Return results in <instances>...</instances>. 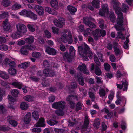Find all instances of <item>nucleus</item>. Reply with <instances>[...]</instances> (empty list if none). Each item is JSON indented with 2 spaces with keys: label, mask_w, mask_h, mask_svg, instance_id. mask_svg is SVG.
<instances>
[{
  "label": "nucleus",
  "mask_w": 133,
  "mask_h": 133,
  "mask_svg": "<svg viewBox=\"0 0 133 133\" xmlns=\"http://www.w3.org/2000/svg\"><path fill=\"white\" fill-rule=\"evenodd\" d=\"M121 4L118 1L114 2L113 5L114 9L115 11L116 14L118 15L116 20L117 24L115 25L114 27L118 31L123 30L122 29V26L123 24V14L121 12Z\"/></svg>",
  "instance_id": "nucleus-1"
},
{
  "label": "nucleus",
  "mask_w": 133,
  "mask_h": 133,
  "mask_svg": "<svg viewBox=\"0 0 133 133\" xmlns=\"http://www.w3.org/2000/svg\"><path fill=\"white\" fill-rule=\"evenodd\" d=\"M78 51L79 54L83 57L84 60L87 61L89 59L86 55L88 54V56L90 58H91L93 54L90 50V48L85 43L83 44L81 46L78 47Z\"/></svg>",
  "instance_id": "nucleus-2"
},
{
  "label": "nucleus",
  "mask_w": 133,
  "mask_h": 133,
  "mask_svg": "<svg viewBox=\"0 0 133 133\" xmlns=\"http://www.w3.org/2000/svg\"><path fill=\"white\" fill-rule=\"evenodd\" d=\"M61 39L64 43L68 42L69 44H71L73 41L71 31L69 30L64 29L63 34L61 37Z\"/></svg>",
  "instance_id": "nucleus-3"
},
{
  "label": "nucleus",
  "mask_w": 133,
  "mask_h": 133,
  "mask_svg": "<svg viewBox=\"0 0 133 133\" xmlns=\"http://www.w3.org/2000/svg\"><path fill=\"white\" fill-rule=\"evenodd\" d=\"M70 54L67 52H65L63 55L64 59L68 62H70L72 60V58L75 55V50L74 48L72 46L70 47Z\"/></svg>",
  "instance_id": "nucleus-4"
},
{
  "label": "nucleus",
  "mask_w": 133,
  "mask_h": 133,
  "mask_svg": "<svg viewBox=\"0 0 133 133\" xmlns=\"http://www.w3.org/2000/svg\"><path fill=\"white\" fill-rule=\"evenodd\" d=\"M106 34V32L104 30L97 29L94 33L93 35L95 40H97L101 36L103 37Z\"/></svg>",
  "instance_id": "nucleus-5"
},
{
  "label": "nucleus",
  "mask_w": 133,
  "mask_h": 133,
  "mask_svg": "<svg viewBox=\"0 0 133 133\" xmlns=\"http://www.w3.org/2000/svg\"><path fill=\"white\" fill-rule=\"evenodd\" d=\"M75 99L77 100L76 96L70 95L68 96L66 98V100L70 104L71 108H74L75 107V102L74 100Z\"/></svg>",
  "instance_id": "nucleus-6"
},
{
  "label": "nucleus",
  "mask_w": 133,
  "mask_h": 133,
  "mask_svg": "<svg viewBox=\"0 0 133 133\" xmlns=\"http://www.w3.org/2000/svg\"><path fill=\"white\" fill-rule=\"evenodd\" d=\"M58 20H55L54 21L53 23L57 27L62 28L63 25L65 24V20L61 17H59L58 18Z\"/></svg>",
  "instance_id": "nucleus-7"
},
{
  "label": "nucleus",
  "mask_w": 133,
  "mask_h": 133,
  "mask_svg": "<svg viewBox=\"0 0 133 133\" xmlns=\"http://www.w3.org/2000/svg\"><path fill=\"white\" fill-rule=\"evenodd\" d=\"M65 103L63 101L55 102L52 105L53 108L56 109H64L65 107Z\"/></svg>",
  "instance_id": "nucleus-8"
},
{
  "label": "nucleus",
  "mask_w": 133,
  "mask_h": 133,
  "mask_svg": "<svg viewBox=\"0 0 133 133\" xmlns=\"http://www.w3.org/2000/svg\"><path fill=\"white\" fill-rule=\"evenodd\" d=\"M16 27L17 31L18 32L21 33H25L27 31L26 26L22 23H18L16 24Z\"/></svg>",
  "instance_id": "nucleus-9"
},
{
  "label": "nucleus",
  "mask_w": 133,
  "mask_h": 133,
  "mask_svg": "<svg viewBox=\"0 0 133 133\" xmlns=\"http://www.w3.org/2000/svg\"><path fill=\"white\" fill-rule=\"evenodd\" d=\"M3 64L6 65H8L9 66L10 68H15L16 64L14 61L11 60L8 58L5 59L3 62Z\"/></svg>",
  "instance_id": "nucleus-10"
},
{
  "label": "nucleus",
  "mask_w": 133,
  "mask_h": 133,
  "mask_svg": "<svg viewBox=\"0 0 133 133\" xmlns=\"http://www.w3.org/2000/svg\"><path fill=\"white\" fill-rule=\"evenodd\" d=\"M91 71H94L95 74L97 75H100L102 73L99 67L94 64H91Z\"/></svg>",
  "instance_id": "nucleus-11"
},
{
  "label": "nucleus",
  "mask_w": 133,
  "mask_h": 133,
  "mask_svg": "<svg viewBox=\"0 0 133 133\" xmlns=\"http://www.w3.org/2000/svg\"><path fill=\"white\" fill-rule=\"evenodd\" d=\"M43 74L46 76H49L53 77L55 75V74L54 70L50 69H46L43 70Z\"/></svg>",
  "instance_id": "nucleus-12"
},
{
  "label": "nucleus",
  "mask_w": 133,
  "mask_h": 133,
  "mask_svg": "<svg viewBox=\"0 0 133 133\" xmlns=\"http://www.w3.org/2000/svg\"><path fill=\"white\" fill-rule=\"evenodd\" d=\"M4 30L5 31H9L11 28L10 23L8 21V19H6L2 22Z\"/></svg>",
  "instance_id": "nucleus-13"
},
{
  "label": "nucleus",
  "mask_w": 133,
  "mask_h": 133,
  "mask_svg": "<svg viewBox=\"0 0 133 133\" xmlns=\"http://www.w3.org/2000/svg\"><path fill=\"white\" fill-rule=\"evenodd\" d=\"M83 22L86 25L91 28H95L96 27V25L93 23L89 21L88 17L83 18Z\"/></svg>",
  "instance_id": "nucleus-14"
},
{
  "label": "nucleus",
  "mask_w": 133,
  "mask_h": 133,
  "mask_svg": "<svg viewBox=\"0 0 133 133\" xmlns=\"http://www.w3.org/2000/svg\"><path fill=\"white\" fill-rule=\"evenodd\" d=\"M7 121L13 127H16L18 124L17 121L14 120V117L13 116H9L7 117Z\"/></svg>",
  "instance_id": "nucleus-15"
},
{
  "label": "nucleus",
  "mask_w": 133,
  "mask_h": 133,
  "mask_svg": "<svg viewBox=\"0 0 133 133\" xmlns=\"http://www.w3.org/2000/svg\"><path fill=\"white\" fill-rule=\"evenodd\" d=\"M78 68L80 71L84 74L88 75L89 74V71L88 70L85 65L84 64H83L81 65H79Z\"/></svg>",
  "instance_id": "nucleus-16"
},
{
  "label": "nucleus",
  "mask_w": 133,
  "mask_h": 133,
  "mask_svg": "<svg viewBox=\"0 0 133 133\" xmlns=\"http://www.w3.org/2000/svg\"><path fill=\"white\" fill-rule=\"evenodd\" d=\"M128 85V82L126 80L124 82H123L121 85L120 84H117V87L120 89H122L124 86L123 90L124 91H126L127 89V86Z\"/></svg>",
  "instance_id": "nucleus-17"
},
{
  "label": "nucleus",
  "mask_w": 133,
  "mask_h": 133,
  "mask_svg": "<svg viewBox=\"0 0 133 133\" xmlns=\"http://www.w3.org/2000/svg\"><path fill=\"white\" fill-rule=\"evenodd\" d=\"M102 7V9L99 11V14L101 16H103L105 13L107 14L108 12V6L107 4H105L103 5Z\"/></svg>",
  "instance_id": "nucleus-18"
},
{
  "label": "nucleus",
  "mask_w": 133,
  "mask_h": 133,
  "mask_svg": "<svg viewBox=\"0 0 133 133\" xmlns=\"http://www.w3.org/2000/svg\"><path fill=\"white\" fill-rule=\"evenodd\" d=\"M35 10L39 15H42L44 14V9L41 6L38 5H36L35 7Z\"/></svg>",
  "instance_id": "nucleus-19"
},
{
  "label": "nucleus",
  "mask_w": 133,
  "mask_h": 133,
  "mask_svg": "<svg viewBox=\"0 0 133 133\" xmlns=\"http://www.w3.org/2000/svg\"><path fill=\"white\" fill-rule=\"evenodd\" d=\"M31 118V114L30 112H28L25 115L24 119V122L26 124L29 123Z\"/></svg>",
  "instance_id": "nucleus-20"
},
{
  "label": "nucleus",
  "mask_w": 133,
  "mask_h": 133,
  "mask_svg": "<svg viewBox=\"0 0 133 133\" xmlns=\"http://www.w3.org/2000/svg\"><path fill=\"white\" fill-rule=\"evenodd\" d=\"M45 51L48 54L52 55H55L56 53V51L54 49L49 46L46 48Z\"/></svg>",
  "instance_id": "nucleus-21"
},
{
  "label": "nucleus",
  "mask_w": 133,
  "mask_h": 133,
  "mask_svg": "<svg viewBox=\"0 0 133 133\" xmlns=\"http://www.w3.org/2000/svg\"><path fill=\"white\" fill-rule=\"evenodd\" d=\"M108 90L107 88H100L99 90V92L100 96L102 97H104L106 95L105 92H108Z\"/></svg>",
  "instance_id": "nucleus-22"
},
{
  "label": "nucleus",
  "mask_w": 133,
  "mask_h": 133,
  "mask_svg": "<svg viewBox=\"0 0 133 133\" xmlns=\"http://www.w3.org/2000/svg\"><path fill=\"white\" fill-rule=\"evenodd\" d=\"M45 121L44 119L43 118H40L36 124V127H43L45 126Z\"/></svg>",
  "instance_id": "nucleus-23"
},
{
  "label": "nucleus",
  "mask_w": 133,
  "mask_h": 133,
  "mask_svg": "<svg viewBox=\"0 0 133 133\" xmlns=\"http://www.w3.org/2000/svg\"><path fill=\"white\" fill-rule=\"evenodd\" d=\"M30 65V62H26L19 64L18 65V67L20 68H22L24 69H26Z\"/></svg>",
  "instance_id": "nucleus-24"
},
{
  "label": "nucleus",
  "mask_w": 133,
  "mask_h": 133,
  "mask_svg": "<svg viewBox=\"0 0 133 133\" xmlns=\"http://www.w3.org/2000/svg\"><path fill=\"white\" fill-rule=\"evenodd\" d=\"M28 50L26 45H25L21 48L20 52L22 54L26 55H27L29 52V51Z\"/></svg>",
  "instance_id": "nucleus-25"
},
{
  "label": "nucleus",
  "mask_w": 133,
  "mask_h": 133,
  "mask_svg": "<svg viewBox=\"0 0 133 133\" xmlns=\"http://www.w3.org/2000/svg\"><path fill=\"white\" fill-rule=\"evenodd\" d=\"M12 85L20 89L22 88L23 86V84L22 83L18 81L13 82L12 83Z\"/></svg>",
  "instance_id": "nucleus-26"
},
{
  "label": "nucleus",
  "mask_w": 133,
  "mask_h": 133,
  "mask_svg": "<svg viewBox=\"0 0 133 133\" xmlns=\"http://www.w3.org/2000/svg\"><path fill=\"white\" fill-rule=\"evenodd\" d=\"M77 77L79 84L82 86L84 85L85 84L83 78L81 74H78L77 75Z\"/></svg>",
  "instance_id": "nucleus-27"
},
{
  "label": "nucleus",
  "mask_w": 133,
  "mask_h": 133,
  "mask_svg": "<svg viewBox=\"0 0 133 133\" xmlns=\"http://www.w3.org/2000/svg\"><path fill=\"white\" fill-rule=\"evenodd\" d=\"M67 9L71 14H74L75 12L77 11V9L74 7H73L71 6H67Z\"/></svg>",
  "instance_id": "nucleus-28"
},
{
  "label": "nucleus",
  "mask_w": 133,
  "mask_h": 133,
  "mask_svg": "<svg viewBox=\"0 0 133 133\" xmlns=\"http://www.w3.org/2000/svg\"><path fill=\"white\" fill-rule=\"evenodd\" d=\"M9 16V13L7 12L2 11L0 14V19L8 18Z\"/></svg>",
  "instance_id": "nucleus-29"
},
{
  "label": "nucleus",
  "mask_w": 133,
  "mask_h": 133,
  "mask_svg": "<svg viewBox=\"0 0 133 133\" xmlns=\"http://www.w3.org/2000/svg\"><path fill=\"white\" fill-rule=\"evenodd\" d=\"M99 0H93L92 2L93 6L96 8H98L99 7Z\"/></svg>",
  "instance_id": "nucleus-30"
},
{
  "label": "nucleus",
  "mask_w": 133,
  "mask_h": 133,
  "mask_svg": "<svg viewBox=\"0 0 133 133\" xmlns=\"http://www.w3.org/2000/svg\"><path fill=\"white\" fill-rule=\"evenodd\" d=\"M23 99L25 100L28 102H31L33 101L34 99V97L31 95H27L23 97Z\"/></svg>",
  "instance_id": "nucleus-31"
},
{
  "label": "nucleus",
  "mask_w": 133,
  "mask_h": 133,
  "mask_svg": "<svg viewBox=\"0 0 133 133\" xmlns=\"http://www.w3.org/2000/svg\"><path fill=\"white\" fill-rule=\"evenodd\" d=\"M1 4L5 7H7L10 5L11 3L10 0H3L2 1Z\"/></svg>",
  "instance_id": "nucleus-32"
},
{
  "label": "nucleus",
  "mask_w": 133,
  "mask_h": 133,
  "mask_svg": "<svg viewBox=\"0 0 133 133\" xmlns=\"http://www.w3.org/2000/svg\"><path fill=\"white\" fill-rule=\"evenodd\" d=\"M26 42L28 43H32L34 42V38L33 36H30L25 39Z\"/></svg>",
  "instance_id": "nucleus-33"
},
{
  "label": "nucleus",
  "mask_w": 133,
  "mask_h": 133,
  "mask_svg": "<svg viewBox=\"0 0 133 133\" xmlns=\"http://www.w3.org/2000/svg\"><path fill=\"white\" fill-rule=\"evenodd\" d=\"M9 74L12 76H15L16 73V70L14 68H10L8 70Z\"/></svg>",
  "instance_id": "nucleus-34"
},
{
  "label": "nucleus",
  "mask_w": 133,
  "mask_h": 133,
  "mask_svg": "<svg viewBox=\"0 0 133 133\" xmlns=\"http://www.w3.org/2000/svg\"><path fill=\"white\" fill-rule=\"evenodd\" d=\"M51 6L54 8L57 9L58 8V2L56 0H51L50 2Z\"/></svg>",
  "instance_id": "nucleus-35"
},
{
  "label": "nucleus",
  "mask_w": 133,
  "mask_h": 133,
  "mask_svg": "<svg viewBox=\"0 0 133 133\" xmlns=\"http://www.w3.org/2000/svg\"><path fill=\"white\" fill-rule=\"evenodd\" d=\"M28 17L34 20H36L37 19V15L30 11Z\"/></svg>",
  "instance_id": "nucleus-36"
},
{
  "label": "nucleus",
  "mask_w": 133,
  "mask_h": 133,
  "mask_svg": "<svg viewBox=\"0 0 133 133\" xmlns=\"http://www.w3.org/2000/svg\"><path fill=\"white\" fill-rule=\"evenodd\" d=\"M64 109L60 108L56 110L55 111V113L58 116H62L64 114L63 111Z\"/></svg>",
  "instance_id": "nucleus-37"
},
{
  "label": "nucleus",
  "mask_w": 133,
  "mask_h": 133,
  "mask_svg": "<svg viewBox=\"0 0 133 133\" xmlns=\"http://www.w3.org/2000/svg\"><path fill=\"white\" fill-rule=\"evenodd\" d=\"M0 77L4 79H7L9 78L8 75L3 71H0Z\"/></svg>",
  "instance_id": "nucleus-38"
},
{
  "label": "nucleus",
  "mask_w": 133,
  "mask_h": 133,
  "mask_svg": "<svg viewBox=\"0 0 133 133\" xmlns=\"http://www.w3.org/2000/svg\"><path fill=\"white\" fill-rule=\"evenodd\" d=\"M30 11H27L26 10H22L20 13L19 14L21 15H23L28 17Z\"/></svg>",
  "instance_id": "nucleus-39"
},
{
  "label": "nucleus",
  "mask_w": 133,
  "mask_h": 133,
  "mask_svg": "<svg viewBox=\"0 0 133 133\" xmlns=\"http://www.w3.org/2000/svg\"><path fill=\"white\" fill-rule=\"evenodd\" d=\"M21 34L19 32L17 31L12 34L11 36L14 39H16L18 38L20 36Z\"/></svg>",
  "instance_id": "nucleus-40"
},
{
  "label": "nucleus",
  "mask_w": 133,
  "mask_h": 133,
  "mask_svg": "<svg viewBox=\"0 0 133 133\" xmlns=\"http://www.w3.org/2000/svg\"><path fill=\"white\" fill-rule=\"evenodd\" d=\"M28 105L25 102H22L20 105V107L22 110H27L28 108Z\"/></svg>",
  "instance_id": "nucleus-41"
},
{
  "label": "nucleus",
  "mask_w": 133,
  "mask_h": 133,
  "mask_svg": "<svg viewBox=\"0 0 133 133\" xmlns=\"http://www.w3.org/2000/svg\"><path fill=\"white\" fill-rule=\"evenodd\" d=\"M32 116L36 120H37L39 118V115L37 111H34L32 113Z\"/></svg>",
  "instance_id": "nucleus-42"
},
{
  "label": "nucleus",
  "mask_w": 133,
  "mask_h": 133,
  "mask_svg": "<svg viewBox=\"0 0 133 133\" xmlns=\"http://www.w3.org/2000/svg\"><path fill=\"white\" fill-rule=\"evenodd\" d=\"M32 56L34 57L38 58L41 56V54L40 52H34L32 53Z\"/></svg>",
  "instance_id": "nucleus-43"
},
{
  "label": "nucleus",
  "mask_w": 133,
  "mask_h": 133,
  "mask_svg": "<svg viewBox=\"0 0 133 133\" xmlns=\"http://www.w3.org/2000/svg\"><path fill=\"white\" fill-rule=\"evenodd\" d=\"M11 94L14 97H17L19 94V91L16 89H13L12 90Z\"/></svg>",
  "instance_id": "nucleus-44"
},
{
  "label": "nucleus",
  "mask_w": 133,
  "mask_h": 133,
  "mask_svg": "<svg viewBox=\"0 0 133 133\" xmlns=\"http://www.w3.org/2000/svg\"><path fill=\"white\" fill-rule=\"evenodd\" d=\"M30 130L33 133H39L41 131V129L38 127H36L31 129Z\"/></svg>",
  "instance_id": "nucleus-45"
},
{
  "label": "nucleus",
  "mask_w": 133,
  "mask_h": 133,
  "mask_svg": "<svg viewBox=\"0 0 133 133\" xmlns=\"http://www.w3.org/2000/svg\"><path fill=\"white\" fill-rule=\"evenodd\" d=\"M99 120V118H97L96 119L94 120V127L97 128H98L99 127V125H100V123Z\"/></svg>",
  "instance_id": "nucleus-46"
},
{
  "label": "nucleus",
  "mask_w": 133,
  "mask_h": 133,
  "mask_svg": "<svg viewBox=\"0 0 133 133\" xmlns=\"http://www.w3.org/2000/svg\"><path fill=\"white\" fill-rule=\"evenodd\" d=\"M57 121L55 120L51 119L47 121L48 123L51 126L54 125L57 123Z\"/></svg>",
  "instance_id": "nucleus-47"
},
{
  "label": "nucleus",
  "mask_w": 133,
  "mask_h": 133,
  "mask_svg": "<svg viewBox=\"0 0 133 133\" xmlns=\"http://www.w3.org/2000/svg\"><path fill=\"white\" fill-rule=\"evenodd\" d=\"M89 97L91 98V100L92 101H94L95 99V95L91 91V90H90L89 92Z\"/></svg>",
  "instance_id": "nucleus-48"
},
{
  "label": "nucleus",
  "mask_w": 133,
  "mask_h": 133,
  "mask_svg": "<svg viewBox=\"0 0 133 133\" xmlns=\"http://www.w3.org/2000/svg\"><path fill=\"white\" fill-rule=\"evenodd\" d=\"M27 27L30 31L34 32L35 31V26L32 24H29L28 25Z\"/></svg>",
  "instance_id": "nucleus-49"
},
{
  "label": "nucleus",
  "mask_w": 133,
  "mask_h": 133,
  "mask_svg": "<svg viewBox=\"0 0 133 133\" xmlns=\"http://www.w3.org/2000/svg\"><path fill=\"white\" fill-rule=\"evenodd\" d=\"M45 11L46 12H48L51 14H54V10L52 9H51L50 8L48 7H46L45 9Z\"/></svg>",
  "instance_id": "nucleus-50"
},
{
  "label": "nucleus",
  "mask_w": 133,
  "mask_h": 133,
  "mask_svg": "<svg viewBox=\"0 0 133 133\" xmlns=\"http://www.w3.org/2000/svg\"><path fill=\"white\" fill-rule=\"evenodd\" d=\"M122 11L124 12H125L129 9V7L127 5L124 3L122 4Z\"/></svg>",
  "instance_id": "nucleus-51"
},
{
  "label": "nucleus",
  "mask_w": 133,
  "mask_h": 133,
  "mask_svg": "<svg viewBox=\"0 0 133 133\" xmlns=\"http://www.w3.org/2000/svg\"><path fill=\"white\" fill-rule=\"evenodd\" d=\"M109 17L111 21L114 22L115 20V16L114 12H111L110 14Z\"/></svg>",
  "instance_id": "nucleus-52"
},
{
  "label": "nucleus",
  "mask_w": 133,
  "mask_h": 133,
  "mask_svg": "<svg viewBox=\"0 0 133 133\" xmlns=\"http://www.w3.org/2000/svg\"><path fill=\"white\" fill-rule=\"evenodd\" d=\"M22 7L21 5L17 3L15 4L12 7V9L13 10H16L19 9Z\"/></svg>",
  "instance_id": "nucleus-53"
},
{
  "label": "nucleus",
  "mask_w": 133,
  "mask_h": 133,
  "mask_svg": "<svg viewBox=\"0 0 133 133\" xmlns=\"http://www.w3.org/2000/svg\"><path fill=\"white\" fill-rule=\"evenodd\" d=\"M94 60L96 64L98 66L100 65V63L99 61L98 58L96 55H94Z\"/></svg>",
  "instance_id": "nucleus-54"
},
{
  "label": "nucleus",
  "mask_w": 133,
  "mask_h": 133,
  "mask_svg": "<svg viewBox=\"0 0 133 133\" xmlns=\"http://www.w3.org/2000/svg\"><path fill=\"white\" fill-rule=\"evenodd\" d=\"M6 111L5 106L2 105H0V113L3 114Z\"/></svg>",
  "instance_id": "nucleus-55"
},
{
  "label": "nucleus",
  "mask_w": 133,
  "mask_h": 133,
  "mask_svg": "<svg viewBox=\"0 0 133 133\" xmlns=\"http://www.w3.org/2000/svg\"><path fill=\"white\" fill-rule=\"evenodd\" d=\"M8 49V46L4 44L0 45V50L3 51L7 50Z\"/></svg>",
  "instance_id": "nucleus-56"
},
{
  "label": "nucleus",
  "mask_w": 133,
  "mask_h": 133,
  "mask_svg": "<svg viewBox=\"0 0 133 133\" xmlns=\"http://www.w3.org/2000/svg\"><path fill=\"white\" fill-rule=\"evenodd\" d=\"M82 106L81 105V103L78 102L77 104L76 108V111H78L79 110H81L82 108Z\"/></svg>",
  "instance_id": "nucleus-57"
},
{
  "label": "nucleus",
  "mask_w": 133,
  "mask_h": 133,
  "mask_svg": "<svg viewBox=\"0 0 133 133\" xmlns=\"http://www.w3.org/2000/svg\"><path fill=\"white\" fill-rule=\"evenodd\" d=\"M9 129V127L6 125L0 126V130L5 131L8 130Z\"/></svg>",
  "instance_id": "nucleus-58"
},
{
  "label": "nucleus",
  "mask_w": 133,
  "mask_h": 133,
  "mask_svg": "<svg viewBox=\"0 0 133 133\" xmlns=\"http://www.w3.org/2000/svg\"><path fill=\"white\" fill-rule=\"evenodd\" d=\"M107 114V115L105 116V118L107 119L110 118L113 115V113L111 111L109 112Z\"/></svg>",
  "instance_id": "nucleus-59"
},
{
  "label": "nucleus",
  "mask_w": 133,
  "mask_h": 133,
  "mask_svg": "<svg viewBox=\"0 0 133 133\" xmlns=\"http://www.w3.org/2000/svg\"><path fill=\"white\" fill-rule=\"evenodd\" d=\"M129 39L128 38H127L126 39V41L124 43V48L127 49L129 48V45L128 43L129 42Z\"/></svg>",
  "instance_id": "nucleus-60"
},
{
  "label": "nucleus",
  "mask_w": 133,
  "mask_h": 133,
  "mask_svg": "<svg viewBox=\"0 0 133 133\" xmlns=\"http://www.w3.org/2000/svg\"><path fill=\"white\" fill-rule=\"evenodd\" d=\"M44 32L45 37L48 38L51 37V34L48 31L46 30L44 31Z\"/></svg>",
  "instance_id": "nucleus-61"
},
{
  "label": "nucleus",
  "mask_w": 133,
  "mask_h": 133,
  "mask_svg": "<svg viewBox=\"0 0 133 133\" xmlns=\"http://www.w3.org/2000/svg\"><path fill=\"white\" fill-rule=\"evenodd\" d=\"M91 31V29L89 28H87L86 30L84 31V34L85 36H87L90 34V32Z\"/></svg>",
  "instance_id": "nucleus-62"
},
{
  "label": "nucleus",
  "mask_w": 133,
  "mask_h": 133,
  "mask_svg": "<svg viewBox=\"0 0 133 133\" xmlns=\"http://www.w3.org/2000/svg\"><path fill=\"white\" fill-rule=\"evenodd\" d=\"M95 79L96 82L98 84L102 83L103 82V81L102 80V78L97 76H96Z\"/></svg>",
  "instance_id": "nucleus-63"
},
{
  "label": "nucleus",
  "mask_w": 133,
  "mask_h": 133,
  "mask_svg": "<svg viewBox=\"0 0 133 133\" xmlns=\"http://www.w3.org/2000/svg\"><path fill=\"white\" fill-rule=\"evenodd\" d=\"M99 24L100 27L101 28H103L104 26V20L102 19H100L99 22Z\"/></svg>",
  "instance_id": "nucleus-64"
}]
</instances>
